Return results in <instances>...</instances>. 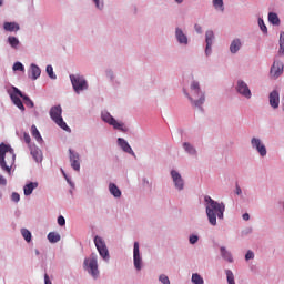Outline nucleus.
Here are the masks:
<instances>
[{"label":"nucleus","mask_w":284,"mask_h":284,"mask_svg":"<svg viewBox=\"0 0 284 284\" xmlns=\"http://www.w3.org/2000/svg\"><path fill=\"white\" fill-rule=\"evenodd\" d=\"M170 176L173 183V187L176 192H183L185 190V179L181 175V172L176 169L170 171Z\"/></svg>","instance_id":"obj_9"},{"label":"nucleus","mask_w":284,"mask_h":284,"mask_svg":"<svg viewBox=\"0 0 284 284\" xmlns=\"http://www.w3.org/2000/svg\"><path fill=\"white\" fill-rule=\"evenodd\" d=\"M258 28L263 32V34H267V26H265V21L263 18L258 17L257 19Z\"/></svg>","instance_id":"obj_40"},{"label":"nucleus","mask_w":284,"mask_h":284,"mask_svg":"<svg viewBox=\"0 0 284 284\" xmlns=\"http://www.w3.org/2000/svg\"><path fill=\"white\" fill-rule=\"evenodd\" d=\"M251 148L252 150H254L255 152H257V154L262 158L265 159V156H267V146H265V142H263L261 140V138L257 136H253L251 139Z\"/></svg>","instance_id":"obj_10"},{"label":"nucleus","mask_w":284,"mask_h":284,"mask_svg":"<svg viewBox=\"0 0 284 284\" xmlns=\"http://www.w3.org/2000/svg\"><path fill=\"white\" fill-rule=\"evenodd\" d=\"M20 233L27 243H32V232H30V230L21 229Z\"/></svg>","instance_id":"obj_35"},{"label":"nucleus","mask_w":284,"mask_h":284,"mask_svg":"<svg viewBox=\"0 0 284 284\" xmlns=\"http://www.w3.org/2000/svg\"><path fill=\"white\" fill-rule=\"evenodd\" d=\"M41 77V68L34 63H31L29 67V79L31 81H37Z\"/></svg>","instance_id":"obj_23"},{"label":"nucleus","mask_w":284,"mask_h":284,"mask_svg":"<svg viewBox=\"0 0 284 284\" xmlns=\"http://www.w3.org/2000/svg\"><path fill=\"white\" fill-rule=\"evenodd\" d=\"M235 92L243 97L244 99H252V90L245 80L239 79L235 83Z\"/></svg>","instance_id":"obj_11"},{"label":"nucleus","mask_w":284,"mask_h":284,"mask_svg":"<svg viewBox=\"0 0 284 284\" xmlns=\"http://www.w3.org/2000/svg\"><path fill=\"white\" fill-rule=\"evenodd\" d=\"M93 243L99 252L101 258L105 261V263L110 262V251L108 250V244H105V240L103 237L95 235L93 239Z\"/></svg>","instance_id":"obj_8"},{"label":"nucleus","mask_w":284,"mask_h":284,"mask_svg":"<svg viewBox=\"0 0 284 284\" xmlns=\"http://www.w3.org/2000/svg\"><path fill=\"white\" fill-rule=\"evenodd\" d=\"M34 254H36V256H40L41 255V251H39V248H36L34 250Z\"/></svg>","instance_id":"obj_57"},{"label":"nucleus","mask_w":284,"mask_h":284,"mask_svg":"<svg viewBox=\"0 0 284 284\" xmlns=\"http://www.w3.org/2000/svg\"><path fill=\"white\" fill-rule=\"evenodd\" d=\"M142 185H143L144 187H150V180H148V178H143V179H142Z\"/></svg>","instance_id":"obj_53"},{"label":"nucleus","mask_w":284,"mask_h":284,"mask_svg":"<svg viewBox=\"0 0 284 284\" xmlns=\"http://www.w3.org/2000/svg\"><path fill=\"white\" fill-rule=\"evenodd\" d=\"M235 194L237 196H243V190L241 189V186L239 184L235 185Z\"/></svg>","instance_id":"obj_52"},{"label":"nucleus","mask_w":284,"mask_h":284,"mask_svg":"<svg viewBox=\"0 0 284 284\" xmlns=\"http://www.w3.org/2000/svg\"><path fill=\"white\" fill-rule=\"evenodd\" d=\"M1 196H2V195H1V193H0V199H1Z\"/></svg>","instance_id":"obj_60"},{"label":"nucleus","mask_w":284,"mask_h":284,"mask_svg":"<svg viewBox=\"0 0 284 284\" xmlns=\"http://www.w3.org/2000/svg\"><path fill=\"white\" fill-rule=\"evenodd\" d=\"M245 261H254V251L248 250L245 254Z\"/></svg>","instance_id":"obj_46"},{"label":"nucleus","mask_w":284,"mask_h":284,"mask_svg":"<svg viewBox=\"0 0 284 284\" xmlns=\"http://www.w3.org/2000/svg\"><path fill=\"white\" fill-rule=\"evenodd\" d=\"M14 92L18 94V97H20V99L24 101V105H27V108H34V102L32 99H30V97L23 94V92L19 89H14Z\"/></svg>","instance_id":"obj_26"},{"label":"nucleus","mask_w":284,"mask_h":284,"mask_svg":"<svg viewBox=\"0 0 284 284\" xmlns=\"http://www.w3.org/2000/svg\"><path fill=\"white\" fill-rule=\"evenodd\" d=\"M241 48H243V40L241 38H234L230 43L229 52L230 54H239Z\"/></svg>","instance_id":"obj_20"},{"label":"nucleus","mask_w":284,"mask_h":284,"mask_svg":"<svg viewBox=\"0 0 284 284\" xmlns=\"http://www.w3.org/2000/svg\"><path fill=\"white\" fill-rule=\"evenodd\" d=\"M3 30H6V32H19L21 27L17 22H4Z\"/></svg>","instance_id":"obj_29"},{"label":"nucleus","mask_w":284,"mask_h":284,"mask_svg":"<svg viewBox=\"0 0 284 284\" xmlns=\"http://www.w3.org/2000/svg\"><path fill=\"white\" fill-rule=\"evenodd\" d=\"M190 90L191 94L185 92V97L189 99L193 108H197V110L203 112V105L205 104V91L201 89V83L196 80L192 81Z\"/></svg>","instance_id":"obj_3"},{"label":"nucleus","mask_w":284,"mask_h":284,"mask_svg":"<svg viewBox=\"0 0 284 284\" xmlns=\"http://www.w3.org/2000/svg\"><path fill=\"white\" fill-rule=\"evenodd\" d=\"M69 79L75 94H81V92L90 88V85L88 84V80H85V77L81 74H70Z\"/></svg>","instance_id":"obj_6"},{"label":"nucleus","mask_w":284,"mask_h":284,"mask_svg":"<svg viewBox=\"0 0 284 284\" xmlns=\"http://www.w3.org/2000/svg\"><path fill=\"white\" fill-rule=\"evenodd\" d=\"M11 201H12L13 203H19V201H21V195H19V193H17V192H13V193L11 194Z\"/></svg>","instance_id":"obj_45"},{"label":"nucleus","mask_w":284,"mask_h":284,"mask_svg":"<svg viewBox=\"0 0 284 284\" xmlns=\"http://www.w3.org/2000/svg\"><path fill=\"white\" fill-rule=\"evenodd\" d=\"M45 72L49 79H51L52 81H57V73H54V68L52 67V64L47 65Z\"/></svg>","instance_id":"obj_37"},{"label":"nucleus","mask_w":284,"mask_h":284,"mask_svg":"<svg viewBox=\"0 0 284 284\" xmlns=\"http://www.w3.org/2000/svg\"><path fill=\"white\" fill-rule=\"evenodd\" d=\"M199 235L197 234H190L189 235V243L190 245H196V243H199Z\"/></svg>","instance_id":"obj_43"},{"label":"nucleus","mask_w":284,"mask_h":284,"mask_svg":"<svg viewBox=\"0 0 284 284\" xmlns=\"http://www.w3.org/2000/svg\"><path fill=\"white\" fill-rule=\"evenodd\" d=\"M82 267L94 281L101 276V272L99 271V255L97 253H91L89 257H85Z\"/></svg>","instance_id":"obj_4"},{"label":"nucleus","mask_w":284,"mask_h":284,"mask_svg":"<svg viewBox=\"0 0 284 284\" xmlns=\"http://www.w3.org/2000/svg\"><path fill=\"white\" fill-rule=\"evenodd\" d=\"M175 3H178V6H181V3H183V1L185 0H173Z\"/></svg>","instance_id":"obj_58"},{"label":"nucleus","mask_w":284,"mask_h":284,"mask_svg":"<svg viewBox=\"0 0 284 284\" xmlns=\"http://www.w3.org/2000/svg\"><path fill=\"white\" fill-rule=\"evenodd\" d=\"M244 232H245V234H252L253 229L252 227H247Z\"/></svg>","instance_id":"obj_56"},{"label":"nucleus","mask_w":284,"mask_h":284,"mask_svg":"<svg viewBox=\"0 0 284 284\" xmlns=\"http://www.w3.org/2000/svg\"><path fill=\"white\" fill-rule=\"evenodd\" d=\"M3 6V0H0V7Z\"/></svg>","instance_id":"obj_59"},{"label":"nucleus","mask_w":284,"mask_h":284,"mask_svg":"<svg viewBox=\"0 0 284 284\" xmlns=\"http://www.w3.org/2000/svg\"><path fill=\"white\" fill-rule=\"evenodd\" d=\"M62 174H63L67 183H69L70 187H74V182H72V180L70 178H68V175L65 174L64 171H62Z\"/></svg>","instance_id":"obj_48"},{"label":"nucleus","mask_w":284,"mask_h":284,"mask_svg":"<svg viewBox=\"0 0 284 284\" xmlns=\"http://www.w3.org/2000/svg\"><path fill=\"white\" fill-rule=\"evenodd\" d=\"M13 72H26V67L21 62H16L12 67Z\"/></svg>","instance_id":"obj_41"},{"label":"nucleus","mask_w":284,"mask_h":284,"mask_svg":"<svg viewBox=\"0 0 284 284\" xmlns=\"http://www.w3.org/2000/svg\"><path fill=\"white\" fill-rule=\"evenodd\" d=\"M39 187V182H29L23 186L24 196H30Z\"/></svg>","instance_id":"obj_28"},{"label":"nucleus","mask_w":284,"mask_h":284,"mask_svg":"<svg viewBox=\"0 0 284 284\" xmlns=\"http://www.w3.org/2000/svg\"><path fill=\"white\" fill-rule=\"evenodd\" d=\"M191 283L193 284H205V280L199 273H193L191 276Z\"/></svg>","instance_id":"obj_36"},{"label":"nucleus","mask_w":284,"mask_h":284,"mask_svg":"<svg viewBox=\"0 0 284 284\" xmlns=\"http://www.w3.org/2000/svg\"><path fill=\"white\" fill-rule=\"evenodd\" d=\"M109 192L110 195L113 196L114 199H121L122 196L121 189H119V186L115 183H109Z\"/></svg>","instance_id":"obj_27"},{"label":"nucleus","mask_w":284,"mask_h":284,"mask_svg":"<svg viewBox=\"0 0 284 284\" xmlns=\"http://www.w3.org/2000/svg\"><path fill=\"white\" fill-rule=\"evenodd\" d=\"M16 161L14 149L10 144L0 143V170L8 176H12V168H14Z\"/></svg>","instance_id":"obj_2"},{"label":"nucleus","mask_w":284,"mask_h":284,"mask_svg":"<svg viewBox=\"0 0 284 284\" xmlns=\"http://www.w3.org/2000/svg\"><path fill=\"white\" fill-rule=\"evenodd\" d=\"M69 161L74 172H81V155L79 154V152L69 149Z\"/></svg>","instance_id":"obj_14"},{"label":"nucleus","mask_w":284,"mask_h":284,"mask_svg":"<svg viewBox=\"0 0 284 284\" xmlns=\"http://www.w3.org/2000/svg\"><path fill=\"white\" fill-rule=\"evenodd\" d=\"M23 140L26 143L29 144V146L32 145V143H30L32 141V139L30 138V134L28 132L23 133Z\"/></svg>","instance_id":"obj_47"},{"label":"nucleus","mask_w":284,"mask_h":284,"mask_svg":"<svg viewBox=\"0 0 284 284\" xmlns=\"http://www.w3.org/2000/svg\"><path fill=\"white\" fill-rule=\"evenodd\" d=\"M204 205L206 212V219L212 225V227H216L219 221H223L225 219V203L214 201L210 195L204 196Z\"/></svg>","instance_id":"obj_1"},{"label":"nucleus","mask_w":284,"mask_h":284,"mask_svg":"<svg viewBox=\"0 0 284 284\" xmlns=\"http://www.w3.org/2000/svg\"><path fill=\"white\" fill-rule=\"evenodd\" d=\"M225 274L227 284H236L234 280V273L232 272V270H225Z\"/></svg>","instance_id":"obj_39"},{"label":"nucleus","mask_w":284,"mask_h":284,"mask_svg":"<svg viewBox=\"0 0 284 284\" xmlns=\"http://www.w3.org/2000/svg\"><path fill=\"white\" fill-rule=\"evenodd\" d=\"M243 221H250V213H244L242 215Z\"/></svg>","instance_id":"obj_55"},{"label":"nucleus","mask_w":284,"mask_h":284,"mask_svg":"<svg viewBox=\"0 0 284 284\" xmlns=\"http://www.w3.org/2000/svg\"><path fill=\"white\" fill-rule=\"evenodd\" d=\"M0 185H2L3 187L8 185V180L6 179V176L1 174H0Z\"/></svg>","instance_id":"obj_51"},{"label":"nucleus","mask_w":284,"mask_h":284,"mask_svg":"<svg viewBox=\"0 0 284 284\" xmlns=\"http://www.w3.org/2000/svg\"><path fill=\"white\" fill-rule=\"evenodd\" d=\"M105 75H106V78H109L111 83H118L119 84V81L116 80V74H114V71L109 69V70L105 71Z\"/></svg>","instance_id":"obj_38"},{"label":"nucleus","mask_w":284,"mask_h":284,"mask_svg":"<svg viewBox=\"0 0 284 284\" xmlns=\"http://www.w3.org/2000/svg\"><path fill=\"white\" fill-rule=\"evenodd\" d=\"M194 30L197 34H203V27L201 24H194Z\"/></svg>","instance_id":"obj_50"},{"label":"nucleus","mask_w":284,"mask_h":284,"mask_svg":"<svg viewBox=\"0 0 284 284\" xmlns=\"http://www.w3.org/2000/svg\"><path fill=\"white\" fill-rule=\"evenodd\" d=\"M212 6L216 12H225V3L223 0H212Z\"/></svg>","instance_id":"obj_31"},{"label":"nucleus","mask_w":284,"mask_h":284,"mask_svg":"<svg viewBox=\"0 0 284 284\" xmlns=\"http://www.w3.org/2000/svg\"><path fill=\"white\" fill-rule=\"evenodd\" d=\"M268 22H271L272 26H281V18H278L276 12H268Z\"/></svg>","instance_id":"obj_32"},{"label":"nucleus","mask_w":284,"mask_h":284,"mask_svg":"<svg viewBox=\"0 0 284 284\" xmlns=\"http://www.w3.org/2000/svg\"><path fill=\"white\" fill-rule=\"evenodd\" d=\"M158 281L161 284H171L170 277H168V275H165V274H160L158 277Z\"/></svg>","instance_id":"obj_44"},{"label":"nucleus","mask_w":284,"mask_h":284,"mask_svg":"<svg viewBox=\"0 0 284 284\" xmlns=\"http://www.w3.org/2000/svg\"><path fill=\"white\" fill-rule=\"evenodd\" d=\"M58 225H60V227H63L65 225V217L63 215H60L58 217Z\"/></svg>","instance_id":"obj_49"},{"label":"nucleus","mask_w":284,"mask_h":284,"mask_svg":"<svg viewBox=\"0 0 284 284\" xmlns=\"http://www.w3.org/2000/svg\"><path fill=\"white\" fill-rule=\"evenodd\" d=\"M31 135L33 136V139H36V141L40 145H43V143H44L43 138L41 136L39 129H37V125H34V124L31 126Z\"/></svg>","instance_id":"obj_30"},{"label":"nucleus","mask_w":284,"mask_h":284,"mask_svg":"<svg viewBox=\"0 0 284 284\" xmlns=\"http://www.w3.org/2000/svg\"><path fill=\"white\" fill-rule=\"evenodd\" d=\"M29 150L36 163H41V161H43V152L41 151V149H39V146H37V144H30Z\"/></svg>","instance_id":"obj_21"},{"label":"nucleus","mask_w":284,"mask_h":284,"mask_svg":"<svg viewBox=\"0 0 284 284\" xmlns=\"http://www.w3.org/2000/svg\"><path fill=\"white\" fill-rule=\"evenodd\" d=\"M47 239H48L49 243H59V241H61V234H59L57 232H50L47 235Z\"/></svg>","instance_id":"obj_34"},{"label":"nucleus","mask_w":284,"mask_h":284,"mask_svg":"<svg viewBox=\"0 0 284 284\" xmlns=\"http://www.w3.org/2000/svg\"><path fill=\"white\" fill-rule=\"evenodd\" d=\"M182 148L187 156H192L193 159H196L199 156V151L196 150V146H194V144L190 142H184L182 144Z\"/></svg>","instance_id":"obj_22"},{"label":"nucleus","mask_w":284,"mask_h":284,"mask_svg":"<svg viewBox=\"0 0 284 284\" xmlns=\"http://www.w3.org/2000/svg\"><path fill=\"white\" fill-rule=\"evenodd\" d=\"M6 43L9 44V47L11 48V50H20L21 49V41L19 40V38L14 37V36H9L6 40Z\"/></svg>","instance_id":"obj_25"},{"label":"nucleus","mask_w":284,"mask_h":284,"mask_svg":"<svg viewBox=\"0 0 284 284\" xmlns=\"http://www.w3.org/2000/svg\"><path fill=\"white\" fill-rule=\"evenodd\" d=\"M174 37L179 45H182L183 48L190 45V38L187 37V31H185L183 28L176 27L174 31Z\"/></svg>","instance_id":"obj_13"},{"label":"nucleus","mask_w":284,"mask_h":284,"mask_svg":"<svg viewBox=\"0 0 284 284\" xmlns=\"http://www.w3.org/2000/svg\"><path fill=\"white\" fill-rule=\"evenodd\" d=\"M101 119L104 123H108V125H111L113 130H119L120 132H128V126H125V123L116 121L112 114L108 111L101 112Z\"/></svg>","instance_id":"obj_7"},{"label":"nucleus","mask_w":284,"mask_h":284,"mask_svg":"<svg viewBox=\"0 0 284 284\" xmlns=\"http://www.w3.org/2000/svg\"><path fill=\"white\" fill-rule=\"evenodd\" d=\"M216 39V36H214V31L207 30L205 32V50L204 54L205 57H212V45H214V41Z\"/></svg>","instance_id":"obj_15"},{"label":"nucleus","mask_w":284,"mask_h":284,"mask_svg":"<svg viewBox=\"0 0 284 284\" xmlns=\"http://www.w3.org/2000/svg\"><path fill=\"white\" fill-rule=\"evenodd\" d=\"M220 256L226 263H234V255H232V251L227 250L225 246H220Z\"/></svg>","instance_id":"obj_24"},{"label":"nucleus","mask_w":284,"mask_h":284,"mask_svg":"<svg viewBox=\"0 0 284 284\" xmlns=\"http://www.w3.org/2000/svg\"><path fill=\"white\" fill-rule=\"evenodd\" d=\"M91 3L98 12H103V10H105V0H91Z\"/></svg>","instance_id":"obj_33"},{"label":"nucleus","mask_w":284,"mask_h":284,"mask_svg":"<svg viewBox=\"0 0 284 284\" xmlns=\"http://www.w3.org/2000/svg\"><path fill=\"white\" fill-rule=\"evenodd\" d=\"M133 266L138 272L143 270V255H141L139 242H134L133 244Z\"/></svg>","instance_id":"obj_12"},{"label":"nucleus","mask_w":284,"mask_h":284,"mask_svg":"<svg viewBox=\"0 0 284 284\" xmlns=\"http://www.w3.org/2000/svg\"><path fill=\"white\" fill-rule=\"evenodd\" d=\"M278 54H284V31L280 33V49Z\"/></svg>","instance_id":"obj_42"},{"label":"nucleus","mask_w":284,"mask_h":284,"mask_svg":"<svg viewBox=\"0 0 284 284\" xmlns=\"http://www.w3.org/2000/svg\"><path fill=\"white\" fill-rule=\"evenodd\" d=\"M268 103L273 110H278V106L281 105V94L278 93V90H273L268 94Z\"/></svg>","instance_id":"obj_18"},{"label":"nucleus","mask_w":284,"mask_h":284,"mask_svg":"<svg viewBox=\"0 0 284 284\" xmlns=\"http://www.w3.org/2000/svg\"><path fill=\"white\" fill-rule=\"evenodd\" d=\"M14 90H19V88L11 87V89L8 90V94L12 103L16 104L21 110V112H26V106L23 105V101H21V98H19V93H16Z\"/></svg>","instance_id":"obj_16"},{"label":"nucleus","mask_w":284,"mask_h":284,"mask_svg":"<svg viewBox=\"0 0 284 284\" xmlns=\"http://www.w3.org/2000/svg\"><path fill=\"white\" fill-rule=\"evenodd\" d=\"M49 114H50V118L52 119V121L57 125H59V128L64 130V132H71L70 126H68V123H65V121H63V116H61V114H63V109L61 108V105L52 106L50 109Z\"/></svg>","instance_id":"obj_5"},{"label":"nucleus","mask_w":284,"mask_h":284,"mask_svg":"<svg viewBox=\"0 0 284 284\" xmlns=\"http://www.w3.org/2000/svg\"><path fill=\"white\" fill-rule=\"evenodd\" d=\"M116 143L122 151H124L126 154H131V156H134V159H136V153H134V150H132V146L129 142H126L125 139L118 138Z\"/></svg>","instance_id":"obj_19"},{"label":"nucleus","mask_w":284,"mask_h":284,"mask_svg":"<svg viewBox=\"0 0 284 284\" xmlns=\"http://www.w3.org/2000/svg\"><path fill=\"white\" fill-rule=\"evenodd\" d=\"M283 70H284L283 62L274 61L270 70L271 79H274V80L278 79V77L283 74Z\"/></svg>","instance_id":"obj_17"},{"label":"nucleus","mask_w":284,"mask_h":284,"mask_svg":"<svg viewBox=\"0 0 284 284\" xmlns=\"http://www.w3.org/2000/svg\"><path fill=\"white\" fill-rule=\"evenodd\" d=\"M44 284H52L50 281V276H48V273L44 274Z\"/></svg>","instance_id":"obj_54"}]
</instances>
